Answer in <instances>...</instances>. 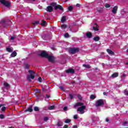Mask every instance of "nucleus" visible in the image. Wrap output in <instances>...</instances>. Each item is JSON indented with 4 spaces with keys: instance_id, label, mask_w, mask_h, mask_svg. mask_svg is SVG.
I'll return each mask as SVG.
<instances>
[{
    "instance_id": "obj_1",
    "label": "nucleus",
    "mask_w": 128,
    "mask_h": 128,
    "mask_svg": "<svg viewBox=\"0 0 128 128\" xmlns=\"http://www.w3.org/2000/svg\"><path fill=\"white\" fill-rule=\"evenodd\" d=\"M77 109V112H80V114H84V110L86 108V106H84V103L78 102L74 105V108H78Z\"/></svg>"
},
{
    "instance_id": "obj_2",
    "label": "nucleus",
    "mask_w": 128,
    "mask_h": 128,
    "mask_svg": "<svg viewBox=\"0 0 128 128\" xmlns=\"http://www.w3.org/2000/svg\"><path fill=\"white\" fill-rule=\"evenodd\" d=\"M79 52L80 48H69V53L72 54H74Z\"/></svg>"
},
{
    "instance_id": "obj_3",
    "label": "nucleus",
    "mask_w": 128,
    "mask_h": 128,
    "mask_svg": "<svg viewBox=\"0 0 128 128\" xmlns=\"http://www.w3.org/2000/svg\"><path fill=\"white\" fill-rule=\"evenodd\" d=\"M0 2L6 8H10L11 4L9 1H6V0H0Z\"/></svg>"
},
{
    "instance_id": "obj_4",
    "label": "nucleus",
    "mask_w": 128,
    "mask_h": 128,
    "mask_svg": "<svg viewBox=\"0 0 128 128\" xmlns=\"http://www.w3.org/2000/svg\"><path fill=\"white\" fill-rule=\"evenodd\" d=\"M104 100L102 99H100L96 102L95 106L96 108H98V106H104Z\"/></svg>"
},
{
    "instance_id": "obj_5",
    "label": "nucleus",
    "mask_w": 128,
    "mask_h": 128,
    "mask_svg": "<svg viewBox=\"0 0 128 128\" xmlns=\"http://www.w3.org/2000/svg\"><path fill=\"white\" fill-rule=\"evenodd\" d=\"M32 112L34 110H32V106H30L27 109L25 110V112Z\"/></svg>"
},
{
    "instance_id": "obj_6",
    "label": "nucleus",
    "mask_w": 128,
    "mask_h": 128,
    "mask_svg": "<svg viewBox=\"0 0 128 128\" xmlns=\"http://www.w3.org/2000/svg\"><path fill=\"white\" fill-rule=\"evenodd\" d=\"M42 38L44 40H50V36L48 34H43Z\"/></svg>"
},
{
    "instance_id": "obj_7",
    "label": "nucleus",
    "mask_w": 128,
    "mask_h": 128,
    "mask_svg": "<svg viewBox=\"0 0 128 128\" xmlns=\"http://www.w3.org/2000/svg\"><path fill=\"white\" fill-rule=\"evenodd\" d=\"M118 6H115L114 7V8L112 10V12L116 14L118 12Z\"/></svg>"
},
{
    "instance_id": "obj_8",
    "label": "nucleus",
    "mask_w": 128,
    "mask_h": 128,
    "mask_svg": "<svg viewBox=\"0 0 128 128\" xmlns=\"http://www.w3.org/2000/svg\"><path fill=\"white\" fill-rule=\"evenodd\" d=\"M26 78L27 80H34V75H32L31 74H30L27 76Z\"/></svg>"
},
{
    "instance_id": "obj_9",
    "label": "nucleus",
    "mask_w": 128,
    "mask_h": 128,
    "mask_svg": "<svg viewBox=\"0 0 128 128\" xmlns=\"http://www.w3.org/2000/svg\"><path fill=\"white\" fill-rule=\"evenodd\" d=\"M66 74H74V70L73 68H70L66 70Z\"/></svg>"
},
{
    "instance_id": "obj_10",
    "label": "nucleus",
    "mask_w": 128,
    "mask_h": 128,
    "mask_svg": "<svg viewBox=\"0 0 128 128\" xmlns=\"http://www.w3.org/2000/svg\"><path fill=\"white\" fill-rule=\"evenodd\" d=\"M46 58H48L49 62H54V58L53 56L48 55Z\"/></svg>"
},
{
    "instance_id": "obj_11",
    "label": "nucleus",
    "mask_w": 128,
    "mask_h": 128,
    "mask_svg": "<svg viewBox=\"0 0 128 128\" xmlns=\"http://www.w3.org/2000/svg\"><path fill=\"white\" fill-rule=\"evenodd\" d=\"M40 56H42L43 58H47L48 54L45 52H43L40 54Z\"/></svg>"
},
{
    "instance_id": "obj_12",
    "label": "nucleus",
    "mask_w": 128,
    "mask_h": 128,
    "mask_svg": "<svg viewBox=\"0 0 128 128\" xmlns=\"http://www.w3.org/2000/svg\"><path fill=\"white\" fill-rule=\"evenodd\" d=\"M55 10L59 9L60 10H64V8H62V6L60 5H57L56 6L54 7Z\"/></svg>"
},
{
    "instance_id": "obj_13",
    "label": "nucleus",
    "mask_w": 128,
    "mask_h": 128,
    "mask_svg": "<svg viewBox=\"0 0 128 128\" xmlns=\"http://www.w3.org/2000/svg\"><path fill=\"white\" fill-rule=\"evenodd\" d=\"M47 12H52V10H54V8L52 6H47Z\"/></svg>"
},
{
    "instance_id": "obj_14",
    "label": "nucleus",
    "mask_w": 128,
    "mask_h": 128,
    "mask_svg": "<svg viewBox=\"0 0 128 128\" xmlns=\"http://www.w3.org/2000/svg\"><path fill=\"white\" fill-rule=\"evenodd\" d=\"M86 36L88 38H92V34L90 32H88L86 33Z\"/></svg>"
},
{
    "instance_id": "obj_15",
    "label": "nucleus",
    "mask_w": 128,
    "mask_h": 128,
    "mask_svg": "<svg viewBox=\"0 0 128 128\" xmlns=\"http://www.w3.org/2000/svg\"><path fill=\"white\" fill-rule=\"evenodd\" d=\"M28 72L29 74H32L34 76H38V74H36V72H34V71H32V70H29Z\"/></svg>"
},
{
    "instance_id": "obj_16",
    "label": "nucleus",
    "mask_w": 128,
    "mask_h": 128,
    "mask_svg": "<svg viewBox=\"0 0 128 128\" xmlns=\"http://www.w3.org/2000/svg\"><path fill=\"white\" fill-rule=\"evenodd\" d=\"M106 52H108V54H111L112 56H114V52H112V50L110 49H107Z\"/></svg>"
},
{
    "instance_id": "obj_17",
    "label": "nucleus",
    "mask_w": 128,
    "mask_h": 128,
    "mask_svg": "<svg viewBox=\"0 0 128 128\" xmlns=\"http://www.w3.org/2000/svg\"><path fill=\"white\" fill-rule=\"evenodd\" d=\"M118 73H114L113 74L112 76H111V78H118Z\"/></svg>"
},
{
    "instance_id": "obj_18",
    "label": "nucleus",
    "mask_w": 128,
    "mask_h": 128,
    "mask_svg": "<svg viewBox=\"0 0 128 128\" xmlns=\"http://www.w3.org/2000/svg\"><path fill=\"white\" fill-rule=\"evenodd\" d=\"M93 30L95 32H98V26L96 23L95 24V26L93 27Z\"/></svg>"
},
{
    "instance_id": "obj_19",
    "label": "nucleus",
    "mask_w": 128,
    "mask_h": 128,
    "mask_svg": "<svg viewBox=\"0 0 128 128\" xmlns=\"http://www.w3.org/2000/svg\"><path fill=\"white\" fill-rule=\"evenodd\" d=\"M4 86H5V88H10V86L9 84L6 82L4 83Z\"/></svg>"
},
{
    "instance_id": "obj_20",
    "label": "nucleus",
    "mask_w": 128,
    "mask_h": 128,
    "mask_svg": "<svg viewBox=\"0 0 128 128\" xmlns=\"http://www.w3.org/2000/svg\"><path fill=\"white\" fill-rule=\"evenodd\" d=\"M82 66L84 68H90V64H84Z\"/></svg>"
},
{
    "instance_id": "obj_21",
    "label": "nucleus",
    "mask_w": 128,
    "mask_h": 128,
    "mask_svg": "<svg viewBox=\"0 0 128 128\" xmlns=\"http://www.w3.org/2000/svg\"><path fill=\"white\" fill-rule=\"evenodd\" d=\"M16 54H17L16 52L14 51L12 53L11 56L12 58H14V56H16Z\"/></svg>"
},
{
    "instance_id": "obj_22",
    "label": "nucleus",
    "mask_w": 128,
    "mask_h": 128,
    "mask_svg": "<svg viewBox=\"0 0 128 128\" xmlns=\"http://www.w3.org/2000/svg\"><path fill=\"white\" fill-rule=\"evenodd\" d=\"M96 98V95H94V94H91L90 96V98L91 99V100H95V98Z\"/></svg>"
},
{
    "instance_id": "obj_23",
    "label": "nucleus",
    "mask_w": 128,
    "mask_h": 128,
    "mask_svg": "<svg viewBox=\"0 0 128 128\" xmlns=\"http://www.w3.org/2000/svg\"><path fill=\"white\" fill-rule=\"evenodd\" d=\"M46 24V22L44 21V20H42V22L41 23V25L42 26H44Z\"/></svg>"
},
{
    "instance_id": "obj_24",
    "label": "nucleus",
    "mask_w": 128,
    "mask_h": 128,
    "mask_svg": "<svg viewBox=\"0 0 128 128\" xmlns=\"http://www.w3.org/2000/svg\"><path fill=\"white\" fill-rule=\"evenodd\" d=\"M48 110H54V106H52L48 107Z\"/></svg>"
},
{
    "instance_id": "obj_25",
    "label": "nucleus",
    "mask_w": 128,
    "mask_h": 128,
    "mask_svg": "<svg viewBox=\"0 0 128 128\" xmlns=\"http://www.w3.org/2000/svg\"><path fill=\"white\" fill-rule=\"evenodd\" d=\"M93 40L95 41V42H98V40H100V37L98 36H96L94 37Z\"/></svg>"
},
{
    "instance_id": "obj_26",
    "label": "nucleus",
    "mask_w": 128,
    "mask_h": 128,
    "mask_svg": "<svg viewBox=\"0 0 128 128\" xmlns=\"http://www.w3.org/2000/svg\"><path fill=\"white\" fill-rule=\"evenodd\" d=\"M38 24H40V22H38V21H35L32 22V24L34 26H38Z\"/></svg>"
},
{
    "instance_id": "obj_27",
    "label": "nucleus",
    "mask_w": 128,
    "mask_h": 128,
    "mask_svg": "<svg viewBox=\"0 0 128 128\" xmlns=\"http://www.w3.org/2000/svg\"><path fill=\"white\" fill-rule=\"evenodd\" d=\"M34 112H40V108H38V106H34Z\"/></svg>"
},
{
    "instance_id": "obj_28",
    "label": "nucleus",
    "mask_w": 128,
    "mask_h": 128,
    "mask_svg": "<svg viewBox=\"0 0 128 128\" xmlns=\"http://www.w3.org/2000/svg\"><path fill=\"white\" fill-rule=\"evenodd\" d=\"M6 50L7 52H12V48H6Z\"/></svg>"
},
{
    "instance_id": "obj_29",
    "label": "nucleus",
    "mask_w": 128,
    "mask_h": 128,
    "mask_svg": "<svg viewBox=\"0 0 128 128\" xmlns=\"http://www.w3.org/2000/svg\"><path fill=\"white\" fill-rule=\"evenodd\" d=\"M72 10H74V7H72V6H70L68 7V10L69 12H72Z\"/></svg>"
},
{
    "instance_id": "obj_30",
    "label": "nucleus",
    "mask_w": 128,
    "mask_h": 128,
    "mask_svg": "<svg viewBox=\"0 0 128 128\" xmlns=\"http://www.w3.org/2000/svg\"><path fill=\"white\" fill-rule=\"evenodd\" d=\"M97 11L100 12V14H102V12H104V10H102V8H100L97 10Z\"/></svg>"
},
{
    "instance_id": "obj_31",
    "label": "nucleus",
    "mask_w": 128,
    "mask_h": 128,
    "mask_svg": "<svg viewBox=\"0 0 128 128\" xmlns=\"http://www.w3.org/2000/svg\"><path fill=\"white\" fill-rule=\"evenodd\" d=\"M78 100H82V96L80 94H78L77 96Z\"/></svg>"
},
{
    "instance_id": "obj_32",
    "label": "nucleus",
    "mask_w": 128,
    "mask_h": 128,
    "mask_svg": "<svg viewBox=\"0 0 128 128\" xmlns=\"http://www.w3.org/2000/svg\"><path fill=\"white\" fill-rule=\"evenodd\" d=\"M72 122V120H70V119H66L65 121L64 122L66 124H68L70 122Z\"/></svg>"
},
{
    "instance_id": "obj_33",
    "label": "nucleus",
    "mask_w": 128,
    "mask_h": 128,
    "mask_svg": "<svg viewBox=\"0 0 128 128\" xmlns=\"http://www.w3.org/2000/svg\"><path fill=\"white\" fill-rule=\"evenodd\" d=\"M61 22H66V16H63L62 17V18L61 19Z\"/></svg>"
},
{
    "instance_id": "obj_34",
    "label": "nucleus",
    "mask_w": 128,
    "mask_h": 128,
    "mask_svg": "<svg viewBox=\"0 0 128 128\" xmlns=\"http://www.w3.org/2000/svg\"><path fill=\"white\" fill-rule=\"evenodd\" d=\"M124 93L125 94V96H128V90L126 89L124 91Z\"/></svg>"
},
{
    "instance_id": "obj_35",
    "label": "nucleus",
    "mask_w": 128,
    "mask_h": 128,
    "mask_svg": "<svg viewBox=\"0 0 128 128\" xmlns=\"http://www.w3.org/2000/svg\"><path fill=\"white\" fill-rule=\"evenodd\" d=\"M69 97L70 100H74V95H72V94H69Z\"/></svg>"
},
{
    "instance_id": "obj_36",
    "label": "nucleus",
    "mask_w": 128,
    "mask_h": 128,
    "mask_svg": "<svg viewBox=\"0 0 128 128\" xmlns=\"http://www.w3.org/2000/svg\"><path fill=\"white\" fill-rule=\"evenodd\" d=\"M59 88H60V90H62L63 92H64V86H60Z\"/></svg>"
},
{
    "instance_id": "obj_37",
    "label": "nucleus",
    "mask_w": 128,
    "mask_h": 128,
    "mask_svg": "<svg viewBox=\"0 0 128 128\" xmlns=\"http://www.w3.org/2000/svg\"><path fill=\"white\" fill-rule=\"evenodd\" d=\"M64 38H70V35L68 34V33H66L64 36Z\"/></svg>"
},
{
    "instance_id": "obj_38",
    "label": "nucleus",
    "mask_w": 128,
    "mask_h": 128,
    "mask_svg": "<svg viewBox=\"0 0 128 128\" xmlns=\"http://www.w3.org/2000/svg\"><path fill=\"white\" fill-rule=\"evenodd\" d=\"M6 110V106H3L2 109L1 110L2 112H4V110Z\"/></svg>"
},
{
    "instance_id": "obj_39",
    "label": "nucleus",
    "mask_w": 128,
    "mask_h": 128,
    "mask_svg": "<svg viewBox=\"0 0 128 128\" xmlns=\"http://www.w3.org/2000/svg\"><path fill=\"white\" fill-rule=\"evenodd\" d=\"M50 6H56V2H52L50 4Z\"/></svg>"
},
{
    "instance_id": "obj_40",
    "label": "nucleus",
    "mask_w": 128,
    "mask_h": 128,
    "mask_svg": "<svg viewBox=\"0 0 128 128\" xmlns=\"http://www.w3.org/2000/svg\"><path fill=\"white\" fill-rule=\"evenodd\" d=\"M0 118H1V120L4 118V114H0Z\"/></svg>"
},
{
    "instance_id": "obj_41",
    "label": "nucleus",
    "mask_w": 128,
    "mask_h": 128,
    "mask_svg": "<svg viewBox=\"0 0 128 128\" xmlns=\"http://www.w3.org/2000/svg\"><path fill=\"white\" fill-rule=\"evenodd\" d=\"M62 126V124L60 122H58V126Z\"/></svg>"
},
{
    "instance_id": "obj_42",
    "label": "nucleus",
    "mask_w": 128,
    "mask_h": 128,
    "mask_svg": "<svg viewBox=\"0 0 128 128\" xmlns=\"http://www.w3.org/2000/svg\"><path fill=\"white\" fill-rule=\"evenodd\" d=\"M48 117L44 118V122H48Z\"/></svg>"
},
{
    "instance_id": "obj_43",
    "label": "nucleus",
    "mask_w": 128,
    "mask_h": 128,
    "mask_svg": "<svg viewBox=\"0 0 128 128\" xmlns=\"http://www.w3.org/2000/svg\"><path fill=\"white\" fill-rule=\"evenodd\" d=\"M105 7H106V8H110V4H106L105 5Z\"/></svg>"
},
{
    "instance_id": "obj_44",
    "label": "nucleus",
    "mask_w": 128,
    "mask_h": 128,
    "mask_svg": "<svg viewBox=\"0 0 128 128\" xmlns=\"http://www.w3.org/2000/svg\"><path fill=\"white\" fill-rule=\"evenodd\" d=\"M74 120H78V114H75V115H74Z\"/></svg>"
},
{
    "instance_id": "obj_45",
    "label": "nucleus",
    "mask_w": 128,
    "mask_h": 128,
    "mask_svg": "<svg viewBox=\"0 0 128 128\" xmlns=\"http://www.w3.org/2000/svg\"><path fill=\"white\" fill-rule=\"evenodd\" d=\"M61 28H66V25L62 24L61 26Z\"/></svg>"
},
{
    "instance_id": "obj_46",
    "label": "nucleus",
    "mask_w": 128,
    "mask_h": 128,
    "mask_svg": "<svg viewBox=\"0 0 128 128\" xmlns=\"http://www.w3.org/2000/svg\"><path fill=\"white\" fill-rule=\"evenodd\" d=\"M64 112H66V110H68V107L64 106Z\"/></svg>"
},
{
    "instance_id": "obj_47",
    "label": "nucleus",
    "mask_w": 128,
    "mask_h": 128,
    "mask_svg": "<svg viewBox=\"0 0 128 128\" xmlns=\"http://www.w3.org/2000/svg\"><path fill=\"white\" fill-rule=\"evenodd\" d=\"M14 38H16V36H12V37L10 38V40H14Z\"/></svg>"
},
{
    "instance_id": "obj_48",
    "label": "nucleus",
    "mask_w": 128,
    "mask_h": 128,
    "mask_svg": "<svg viewBox=\"0 0 128 128\" xmlns=\"http://www.w3.org/2000/svg\"><path fill=\"white\" fill-rule=\"evenodd\" d=\"M25 66H26V68H30V66L28 64H25Z\"/></svg>"
},
{
    "instance_id": "obj_49",
    "label": "nucleus",
    "mask_w": 128,
    "mask_h": 128,
    "mask_svg": "<svg viewBox=\"0 0 128 128\" xmlns=\"http://www.w3.org/2000/svg\"><path fill=\"white\" fill-rule=\"evenodd\" d=\"M68 126L67 124H65L64 126V128H68Z\"/></svg>"
},
{
    "instance_id": "obj_50",
    "label": "nucleus",
    "mask_w": 128,
    "mask_h": 128,
    "mask_svg": "<svg viewBox=\"0 0 128 128\" xmlns=\"http://www.w3.org/2000/svg\"><path fill=\"white\" fill-rule=\"evenodd\" d=\"M103 94H104V96H108V93L106 92H104Z\"/></svg>"
},
{
    "instance_id": "obj_51",
    "label": "nucleus",
    "mask_w": 128,
    "mask_h": 128,
    "mask_svg": "<svg viewBox=\"0 0 128 128\" xmlns=\"http://www.w3.org/2000/svg\"><path fill=\"white\" fill-rule=\"evenodd\" d=\"M76 6H77L78 8H80V5L79 4H76Z\"/></svg>"
},
{
    "instance_id": "obj_52",
    "label": "nucleus",
    "mask_w": 128,
    "mask_h": 128,
    "mask_svg": "<svg viewBox=\"0 0 128 128\" xmlns=\"http://www.w3.org/2000/svg\"><path fill=\"white\" fill-rule=\"evenodd\" d=\"M38 80H42V78L39 77L38 78Z\"/></svg>"
},
{
    "instance_id": "obj_53",
    "label": "nucleus",
    "mask_w": 128,
    "mask_h": 128,
    "mask_svg": "<svg viewBox=\"0 0 128 128\" xmlns=\"http://www.w3.org/2000/svg\"><path fill=\"white\" fill-rule=\"evenodd\" d=\"M126 75L125 74H123L122 76V78H126Z\"/></svg>"
},
{
    "instance_id": "obj_54",
    "label": "nucleus",
    "mask_w": 128,
    "mask_h": 128,
    "mask_svg": "<svg viewBox=\"0 0 128 128\" xmlns=\"http://www.w3.org/2000/svg\"><path fill=\"white\" fill-rule=\"evenodd\" d=\"M106 122H110V119L108 118H106Z\"/></svg>"
},
{
    "instance_id": "obj_55",
    "label": "nucleus",
    "mask_w": 128,
    "mask_h": 128,
    "mask_svg": "<svg viewBox=\"0 0 128 128\" xmlns=\"http://www.w3.org/2000/svg\"><path fill=\"white\" fill-rule=\"evenodd\" d=\"M73 128H78V126H76V125L74 126Z\"/></svg>"
},
{
    "instance_id": "obj_56",
    "label": "nucleus",
    "mask_w": 128,
    "mask_h": 128,
    "mask_svg": "<svg viewBox=\"0 0 128 128\" xmlns=\"http://www.w3.org/2000/svg\"><path fill=\"white\" fill-rule=\"evenodd\" d=\"M4 106V104H0V108H2V106Z\"/></svg>"
},
{
    "instance_id": "obj_57",
    "label": "nucleus",
    "mask_w": 128,
    "mask_h": 128,
    "mask_svg": "<svg viewBox=\"0 0 128 128\" xmlns=\"http://www.w3.org/2000/svg\"><path fill=\"white\" fill-rule=\"evenodd\" d=\"M74 82H76L75 81H72V82H71V84H74Z\"/></svg>"
},
{
    "instance_id": "obj_58",
    "label": "nucleus",
    "mask_w": 128,
    "mask_h": 128,
    "mask_svg": "<svg viewBox=\"0 0 128 128\" xmlns=\"http://www.w3.org/2000/svg\"><path fill=\"white\" fill-rule=\"evenodd\" d=\"M46 98H50V96H48V95H46Z\"/></svg>"
},
{
    "instance_id": "obj_59",
    "label": "nucleus",
    "mask_w": 128,
    "mask_h": 128,
    "mask_svg": "<svg viewBox=\"0 0 128 128\" xmlns=\"http://www.w3.org/2000/svg\"><path fill=\"white\" fill-rule=\"evenodd\" d=\"M124 124H128V122H124Z\"/></svg>"
},
{
    "instance_id": "obj_60",
    "label": "nucleus",
    "mask_w": 128,
    "mask_h": 128,
    "mask_svg": "<svg viewBox=\"0 0 128 128\" xmlns=\"http://www.w3.org/2000/svg\"><path fill=\"white\" fill-rule=\"evenodd\" d=\"M39 82H42V80H38Z\"/></svg>"
},
{
    "instance_id": "obj_61",
    "label": "nucleus",
    "mask_w": 128,
    "mask_h": 128,
    "mask_svg": "<svg viewBox=\"0 0 128 128\" xmlns=\"http://www.w3.org/2000/svg\"><path fill=\"white\" fill-rule=\"evenodd\" d=\"M126 64H128V62L126 63Z\"/></svg>"
},
{
    "instance_id": "obj_62",
    "label": "nucleus",
    "mask_w": 128,
    "mask_h": 128,
    "mask_svg": "<svg viewBox=\"0 0 128 128\" xmlns=\"http://www.w3.org/2000/svg\"><path fill=\"white\" fill-rule=\"evenodd\" d=\"M42 90H44V88H43Z\"/></svg>"
},
{
    "instance_id": "obj_63",
    "label": "nucleus",
    "mask_w": 128,
    "mask_h": 128,
    "mask_svg": "<svg viewBox=\"0 0 128 128\" xmlns=\"http://www.w3.org/2000/svg\"><path fill=\"white\" fill-rule=\"evenodd\" d=\"M34 1L36 0H33Z\"/></svg>"
}]
</instances>
